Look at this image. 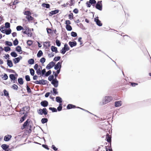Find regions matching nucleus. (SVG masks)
Masks as SVG:
<instances>
[{
	"instance_id": "obj_1",
	"label": "nucleus",
	"mask_w": 151,
	"mask_h": 151,
	"mask_svg": "<svg viewBox=\"0 0 151 151\" xmlns=\"http://www.w3.org/2000/svg\"><path fill=\"white\" fill-rule=\"evenodd\" d=\"M69 50V48L67 44H65L64 47L60 50V53L63 54H64L66 51Z\"/></svg>"
},
{
	"instance_id": "obj_2",
	"label": "nucleus",
	"mask_w": 151,
	"mask_h": 151,
	"mask_svg": "<svg viewBox=\"0 0 151 151\" xmlns=\"http://www.w3.org/2000/svg\"><path fill=\"white\" fill-rule=\"evenodd\" d=\"M112 99V97L111 96H106L105 97L103 103V104H105L109 102Z\"/></svg>"
},
{
	"instance_id": "obj_3",
	"label": "nucleus",
	"mask_w": 151,
	"mask_h": 151,
	"mask_svg": "<svg viewBox=\"0 0 151 151\" xmlns=\"http://www.w3.org/2000/svg\"><path fill=\"white\" fill-rule=\"evenodd\" d=\"M102 1H98L96 5V8L98 9L101 11L102 10Z\"/></svg>"
},
{
	"instance_id": "obj_4",
	"label": "nucleus",
	"mask_w": 151,
	"mask_h": 151,
	"mask_svg": "<svg viewBox=\"0 0 151 151\" xmlns=\"http://www.w3.org/2000/svg\"><path fill=\"white\" fill-rule=\"evenodd\" d=\"M55 63L53 61L50 62L46 66V68L49 70L52 68L55 65Z\"/></svg>"
},
{
	"instance_id": "obj_5",
	"label": "nucleus",
	"mask_w": 151,
	"mask_h": 151,
	"mask_svg": "<svg viewBox=\"0 0 151 151\" xmlns=\"http://www.w3.org/2000/svg\"><path fill=\"white\" fill-rule=\"evenodd\" d=\"M51 83L55 87H57L58 85V81L56 78H55L51 81Z\"/></svg>"
},
{
	"instance_id": "obj_6",
	"label": "nucleus",
	"mask_w": 151,
	"mask_h": 151,
	"mask_svg": "<svg viewBox=\"0 0 151 151\" xmlns=\"http://www.w3.org/2000/svg\"><path fill=\"white\" fill-rule=\"evenodd\" d=\"M63 61L61 62H58L56 64L54 67V69L55 70L60 69L61 67V64Z\"/></svg>"
},
{
	"instance_id": "obj_7",
	"label": "nucleus",
	"mask_w": 151,
	"mask_h": 151,
	"mask_svg": "<svg viewBox=\"0 0 151 151\" xmlns=\"http://www.w3.org/2000/svg\"><path fill=\"white\" fill-rule=\"evenodd\" d=\"M22 57L21 56H19V57L15 58L13 59V61L14 62V63L15 64H16L17 63H18L19 62L20 60L22 59Z\"/></svg>"
},
{
	"instance_id": "obj_8",
	"label": "nucleus",
	"mask_w": 151,
	"mask_h": 151,
	"mask_svg": "<svg viewBox=\"0 0 151 151\" xmlns=\"http://www.w3.org/2000/svg\"><path fill=\"white\" fill-rule=\"evenodd\" d=\"M94 21L96 22L97 24L99 26H101L102 25V24L101 23L98 17L94 18Z\"/></svg>"
},
{
	"instance_id": "obj_9",
	"label": "nucleus",
	"mask_w": 151,
	"mask_h": 151,
	"mask_svg": "<svg viewBox=\"0 0 151 151\" xmlns=\"http://www.w3.org/2000/svg\"><path fill=\"white\" fill-rule=\"evenodd\" d=\"M40 104L41 105L44 107H47L48 104V102L45 100L41 101Z\"/></svg>"
},
{
	"instance_id": "obj_10",
	"label": "nucleus",
	"mask_w": 151,
	"mask_h": 151,
	"mask_svg": "<svg viewBox=\"0 0 151 151\" xmlns=\"http://www.w3.org/2000/svg\"><path fill=\"white\" fill-rule=\"evenodd\" d=\"M9 77L12 80L14 81V83L15 81H17V78H16L14 75L13 74H11L9 75Z\"/></svg>"
},
{
	"instance_id": "obj_11",
	"label": "nucleus",
	"mask_w": 151,
	"mask_h": 151,
	"mask_svg": "<svg viewBox=\"0 0 151 151\" xmlns=\"http://www.w3.org/2000/svg\"><path fill=\"white\" fill-rule=\"evenodd\" d=\"M12 137V136L8 134L6 135L4 137V140L5 141H8L10 140Z\"/></svg>"
},
{
	"instance_id": "obj_12",
	"label": "nucleus",
	"mask_w": 151,
	"mask_h": 151,
	"mask_svg": "<svg viewBox=\"0 0 151 151\" xmlns=\"http://www.w3.org/2000/svg\"><path fill=\"white\" fill-rule=\"evenodd\" d=\"M69 44L71 47H72L76 45L77 43L76 41H70L69 42Z\"/></svg>"
},
{
	"instance_id": "obj_13",
	"label": "nucleus",
	"mask_w": 151,
	"mask_h": 151,
	"mask_svg": "<svg viewBox=\"0 0 151 151\" xmlns=\"http://www.w3.org/2000/svg\"><path fill=\"white\" fill-rule=\"evenodd\" d=\"M59 10H55L54 11H52L50 12V15L51 16L53 14H55L59 12Z\"/></svg>"
},
{
	"instance_id": "obj_14",
	"label": "nucleus",
	"mask_w": 151,
	"mask_h": 151,
	"mask_svg": "<svg viewBox=\"0 0 151 151\" xmlns=\"http://www.w3.org/2000/svg\"><path fill=\"white\" fill-rule=\"evenodd\" d=\"M16 50L20 54L22 53V51L21 50V48L19 46H18L16 48Z\"/></svg>"
},
{
	"instance_id": "obj_15",
	"label": "nucleus",
	"mask_w": 151,
	"mask_h": 151,
	"mask_svg": "<svg viewBox=\"0 0 151 151\" xmlns=\"http://www.w3.org/2000/svg\"><path fill=\"white\" fill-rule=\"evenodd\" d=\"M51 49L52 52H54L56 53L58 52L57 48L56 47L54 46H52L51 47Z\"/></svg>"
},
{
	"instance_id": "obj_16",
	"label": "nucleus",
	"mask_w": 151,
	"mask_h": 151,
	"mask_svg": "<svg viewBox=\"0 0 151 151\" xmlns=\"http://www.w3.org/2000/svg\"><path fill=\"white\" fill-rule=\"evenodd\" d=\"M121 105V101H116L115 102V106L116 107L120 106Z\"/></svg>"
},
{
	"instance_id": "obj_17",
	"label": "nucleus",
	"mask_w": 151,
	"mask_h": 151,
	"mask_svg": "<svg viewBox=\"0 0 151 151\" xmlns=\"http://www.w3.org/2000/svg\"><path fill=\"white\" fill-rule=\"evenodd\" d=\"M56 101L60 104H61L62 102V99L59 96H57L56 98Z\"/></svg>"
},
{
	"instance_id": "obj_18",
	"label": "nucleus",
	"mask_w": 151,
	"mask_h": 151,
	"mask_svg": "<svg viewBox=\"0 0 151 151\" xmlns=\"http://www.w3.org/2000/svg\"><path fill=\"white\" fill-rule=\"evenodd\" d=\"M1 147L4 150H6L8 148L9 146L6 144H4L1 145Z\"/></svg>"
},
{
	"instance_id": "obj_19",
	"label": "nucleus",
	"mask_w": 151,
	"mask_h": 151,
	"mask_svg": "<svg viewBox=\"0 0 151 151\" xmlns=\"http://www.w3.org/2000/svg\"><path fill=\"white\" fill-rule=\"evenodd\" d=\"M28 119H27L26 121L24 122V124H23V126L21 128L22 129H23L27 126L28 122Z\"/></svg>"
},
{
	"instance_id": "obj_20",
	"label": "nucleus",
	"mask_w": 151,
	"mask_h": 151,
	"mask_svg": "<svg viewBox=\"0 0 151 151\" xmlns=\"http://www.w3.org/2000/svg\"><path fill=\"white\" fill-rule=\"evenodd\" d=\"M7 65L10 67L13 66V63L11 60H8L7 61Z\"/></svg>"
},
{
	"instance_id": "obj_21",
	"label": "nucleus",
	"mask_w": 151,
	"mask_h": 151,
	"mask_svg": "<svg viewBox=\"0 0 151 151\" xmlns=\"http://www.w3.org/2000/svg\"><path fill=\"white\" fill-rule=\"evenodd\" d=\"M40 84V85H45L47 83V81L44 80H39Z\"/></svg>"
},
{
	"instance_id": "obj_22",
	"label": "nucleus",
	"mask_w": 151,
	"mask_h": 151,
	"mask_svg": "<svg viewBox=\"0 0 151 151\" xmlns=\"http://www.w3.org/2000/svg\"><path fill=\"white\" fill-rule=\"evenodd\" d=\"M76 106L71 104H69L67 106V108L68 109H70L72 108H75Z\"/></svg>"
},
{
	"instance_id": "obj_23",
	"label": "nucleus",
	"mask_w": 151,
	"mask_h": 151,
	"mask_svg": "<svg viewBox=\"0 0 151 151\" xmlns=\"http://www.w3.org/2000/svg\"><path fill=\"white\" fill-rule=\"evenodd\" d=\"M42 109V114H44L45 115H46L47 114L48 111L45 108H44Z\"/></svg>"
},
{
	"instance_id": "obj_24",
	"label": "nucleus",
	"mask_w": 151,
	"mask_h": 151,
	"mask_svg": "<svg viewBox=\"0 0 151 151\" xmlns=\"http://www.w3.org/2000/svg\"><path fill=\"white\" fill-rule=\"evenodd\" d=\"M35 62L34 60L33 59H29L28 61V63L31 65L33 64Z\"/></svg>"
},
{
	"instance_id": "obj_25",
	"label": "nucleus",
	"mask_w": 151,
	"mask_h": 151,
	"mask_svg": "<svg viewBox=\"0 0 151 151\" xmlns=\"http://www.w3.org/2000/svg\"><path fill=\"white\" fill-rule=\"evenodd\" d=\"M65 27L68 31H70L72 30L71 26L69 25H66Z\"/></svg>"
},
{
	"instance_id": "obj_26",
	"label": "nucleus",
	"mask_w": 151,
	"mask_h": 151,
	"mask_svg": "<svg viewBox=\"0 0 151 151\" xmlns=\"http://www.w3.org/2000/svg\"><path fill=\"white\" fill-rule=\"evenodd\" d=\"M44 47H49L50 46V42H45L44 44Z\"/></svg>"
},
{
	"instance_id": "obj_27",
	"label": "nucleus",
	"mask_w": 151,
	"mask_h": 151,
	"mask_svg": "<svg viewBox=\"0 0 151 151\" xmlns=\"http://www.w3.org/2000/svg\"><path fill=\"white\" fill-rule=\"evenodd\" d=\"M26 18L29 21L30 20H32L33 19V18L30 15L26 16Z\"/></svg>"
},
{
	"instance_id": "obj_28",
	"label": "nucleus",
	"mask_w": 151,
	"mask_h": 151,
	"mask_svg": "<svg viewBox=\"0 0 151 151\" xmlns=\"http://www.w3.org/2000/svg\"><path fill=\"white\" fill-rule=\"evenodd\" d=\"M43 54L42 51L41 50H39L37 54V57L38 58L40 57Z\"/></svg>"
},
{
	"instance_id": "obj_29",
	"label": "nucleus",
	"mask_w": 151,
	"mask_h": 151,
	"mask_svg": "<svg viewBox=\"0 0 151 151\" xmlns=\"http://www.w3.org/2000/svg\"><path fill=\"white\" fill-rule=\"evenodd\" d=\"M18 81L20 85H22L23 83V79L22 78H20L18 79Z\"/></svg>"
},
{
	"instance_id": "obj_30",
	"label": "nucleus",
	"mask_w": 151,
	"mask_h": 151,
	"mask_svg": "<svg viewBox=\"0 0 151 151\" xmlns=\"http://www.w3.org/2000/svg\"><path fill=\"white\" fill-rule=\"evenodd\" d=\"M42 6L46 7L47 8H49L50 7V5L48 4L43 3L42 4Z\"/></svg>"
},
{
	"instance_id": "obj_31",
	"label": "nucleus",
	"mask_w": 151,
	"mask_h": 151,
	"mask_svg": "<svg viewBox=\"0 0 151 151\" xmlns=\"http://www.w3.org/2000/svg\"><path fill=\"white\" fill-rule=\"evenodd\" d=\"M48 119L47 118H43L42 119L41 122L42 123L45 124L47 122Z\"/></svg>"
},
{
	"instance_id": "obj_32",
	"label": "nucleus",
	"mask_w": 151,
	"mask_h": 151,
	"mask_svg": "<svg viewBox=\"0 0 151 151\" xmlns=\"http://www.w3.org/2000/svg\"><path fill=\"white\" fill-rule=\"evenodd\" d=\"M10 54L14 58H15L17 56V53L14 52H12Z\"/></svg>"
},
{
	"instance_id": "obj_33",
	"label": "nucleus",
	"mask_w": 151,
	"mask_h": 151,
	"mask_svg": "<svg viewBox=\"0 0 151 151\" xmlns=\"http://www.w3.org/2000/svg\"><path fill=\"white\" fill-rule=\"evenodd\" d=\"M49 109L52 111V112H57V109L54 107H49Z\"/></svg>"
},
{
	"instance_id": "obj_34",
	"label": "nucleus",
	"mask_w": 151,
	"mask_h": 151,
	"mask_svg": "<svg viewBox=\"0 0 151 151\" xmlns=\"http://www.w3.org/2000/svg\"><path fill=\"white\" fill-rule=\"evenodd\" d=\"M54 76L52 75H51L48 77V79L50 81H52V80H53V79H54Z\"/></svg>"
},
{
	"instance_id": "obj_35",
	"label": "nucleus",
	"mask_w": 151,
	"mask_h": 151,
	"mask_svg": "<svg viewBox=\"0 0 151 151\" xmlns=\"http://www.w3.org/2000/svg\"><path fill=\"white\" fill-rule=\"evenodd\" d=\"M11 32V30L9 29L8 30H6L5 32V33L6 35H9L10 34Z\"/></svg>"
},
{
	"instance_id": "obj_36",
	"label": "nucleus",
	"mask_w": 151,
	"mask_h": 151,
	"mask_svg": "<svg viewBox=\"0 0 151 151\" xmlns=\"http://www.w3.org/2000/svg\"><path fill=\"white\" fill-rule=\"evenodd\" d=\"M16 29L18 31H19L21 30H24L23 27L21 26H18L16 27Z\"/></svg>"
},
{
	"instance_id": "obj_37",
	"label": "nucleus",
	"mask_w": 151,
	"mask_h": 151,
	"mask_svg": "<svg viewBox=\"0 0 151 151\" xmlns=\"http://www.w3.org/2000/svg\"><path fill=\"white\" fill-rule=\"evenodd\" d=\"M24 14V15H26L27 16H28L29 15H30L31 14V12L29 11H26L25 12Z\"/></svg>"
},
{
	"instance_id": "obj_38",
	"label": "nucleus",
	"mask_w": 151,
	"mask_h": 151,
	"mask_svg": "<svg viewBox=\"0 0 151 151\" xmlns=\"http://www.w3.org/2000/svg\"><path fill=\"white\" fill-rule=\"evenodd\" d=\"M5 44L7 45L11 46L12 45V42L9 41H6L5 42Z\"/></svg>"
},
{
	"instance_id": "obj_39",
	"label": "nucleus",
	"mask_w": 151,
	"mask_h": 151,
	"mask_svg": "<svg viewBox=\"0 0 151 151\" xmlns=\"http://www.w3.org/2000/svg\"><path fill=\"white\" fill-rule=\"evenodd\" d=\"M62 104H59V105L58 107L57 108V110L58 111H60L62 110Z\"/></svg>"
},
{
	"instance_id": "obj_40",
	"label": "nucleus",
	"mask_w": 151,
	"mask_h": 151,
	"mask_svg": "<svg viewBox=\"0 0 151 151\" xmlns=\"http://www.w3.org/2000/svg\"><path fill=\"white\" fill-rule=\"evenodd\" d=\"M30 74L32 76H33L35 74V70L32 68H31L29 70Z\"/></svg>"
},
{
	"instance_id": "obj_41",
	"label": "nucleus",
	"mask_w": 151,
	"mask_h": 151,
	"mask_svg": "<svg viewBox=\"0 0 151 151\" xmlns=\"http://www.w3.org/2000/svg\"><path fill=\"white\" fill-rule=\"evenodd\" d=\"M36 73L38 75H40L41 74L40 68H39L36 70Z\"/></svg>"
},
{
	"instance_id": "obj_42",
	"label": "nucleus",
	"mask_w": 151,
	"mask_h": 151,
	"mask_svg": "<svg viewBox=\"0 0 151 151\" xmlns=\"http://www.w3.org/2000/svg\"><path fill=\"white\" fill-rule=\"evenodd\" d=\"M12 88L14 90H17L18 87V86L17 85H16L15 84H14L12 86Z\"/></svg>"
},
{
	"instance_id": "obj_43",
	"label": "nucleus",
	"mask_w": 151,
	"mask_h": 151,
	"mask_svg": "<svg viewBox=\"0 0 151 151\" xmlns=\"http://www.w3.org/2000/svg\"><path fill=\"white\" fill-rule=\"evenodd\" d=\"M71 35L72 37H76L77 36V34L76 32H72L71 33Z\"/></svg>"
},
{
	"instance_id": "obj_44",
	"label": "nucleus",
	"mask_w": 151,
	"mask_h": 151,
	"mask_svg": "<svg viewBox=\"0 0 151 151\" xmlns=\"http://www.w3.org/2000/svg\"><path fill=\"white\" fill-rule=\"evenodd\" d=\"M19 42L17 39H16L13 42L14 45L15 46L17 45L18 44Z\"/></svg>"
},
{
	"instance_id": "obj_45",
	"label": "nucleus",
	"mask_w": 151,
	"mask_h": 151,
	"mask_svg": "<svg viewBox=\"0 0 151 151\" xmlns=\"http://www.w3.org/2000/svg\"><path fill=\"white\" fill-rule=\"evenodd\" d=\"M55 43L56 44V45L58 46L59 47L60 46L61 43L60 42V41L58 40H56L55 41Z\"/></svg>"
},
{
	"instance_id": "obj_46",
	"label": "nucleus",
	"mask_w": 151,
	"mask_h": 151,
	"mask_svg": "<svg viewBox=\"0 0 151 151\" xmlns=\"http://www.w3.org/2000/svg\"><path fill=\"white\" fill-rule=\"evenodd\" d=\"M0 30L3 33H5V31L6 30L4 29V27H1L0 28Z\"/></svg>"
},
{
	"instance_id": "obj_47",
	"label": "nucleus",
	"mask_w": 151,
	"mask_h": 151,
	"mask_svg": "<svg viewBox=\"0 0 151 151\" xmlns=\"http://www.w3.org/2000/svg\"><path fill=\"white\" fill-rule=\"evenodd\" d=\"M8 78V76L6 74H4V76L2 77V78L4 80H6Z\"/></svg>"
},
{
	"instance_id": "obj_48",
	"label": "nucleus",
	"mask_w": 151,
	"mask_h": 151,
	"mask_svg": "<svg viewBox=\"0 0 151 151\" xmlns=\"http://www.w3.org/2000/svg\"><path fill=\"white\" fill-rule=\"evenodd\" d=\"M11 50L10 47H4V50L6 52H7Z\"/></svg>"
},
{
	"instance_id": "obj_49",
	"label": "nucleus",
	"mask_w": 151,
	"mask_h": 151,
	"mask_svg": "<svg viewBox=\"0 0 151 151\" xmlns=\"http://www.w3.org/2000/svg\"><path fill=\"white\" fill-rule=\"evenodd\" d=\"M60 58L61 57L60 56H57L55 57L54 58V60L55 61H57L59 60L60 59Z\"/></svg>"
},
{
	"instance_id": "obj_50",
	"label": "nucleus",
	"mask_w": 151,
	"mask_h": 151,
	"mask_svg": "<svg viewBox=\"0 0 151 151\" xmlns=\"http://www.w3.org/2000/svg\"><path fill=\"white\" fill-rule=\"evenodd\" d=\"M26 88H27V92L28 93H31L32 92L30 88L27 85Z\"/></svg>"
},
{
	"instance_id": "obj_51",
	"label": "nucleus",
	"mask_w": 151,
	"mask_h": 151,
	"mask_svg": "<svg viewBox=\"0 0 151 151\" xmlns=\"http://www.w3.org/2000/svg\"><path fill=\"white\" fill-rule=\"evenodd\" d=\"M45 59L44 58H42L40 60V62L42 64L44 63L45 61Z\"/></svg>"
},
{
	"instance_id": "obj_52",
	"label": "nucleus",
	"mask_w": 151,
	"mask_h": 151,
	"mask_svg": "<svg viewBox=\"0 0 151 151\" xmlns=\"http://www.w3.org/2000/svg\"><path fill=\"white\" fill-rule=\"evenodd\" d=\"M52 72L51 70H49L45 74V76H48Z\"/></svg>"
},
{
	"instance_id": "obj_53",
	"label": "nucleus",
	"mask_w": 151,
	"mask_h": 151,
	"mask_svg": "<svg viewBox=\"0 0 151 151\" xmlns=\"http://www.w3.org/2000/svg\"><path fill=\"white\" fill-rule=\"evenodd\" d=\"M89 2L91 5L95 4L96 3V1L95 0H90Z\"/></svg>"
},
{
	"instance_id": "obj_54",
	"label": "nucleus",
	"mask_w": 151,
	"mask_h": 151,
	"mask_svg": "<svg viewBox=\"0 0 151 151\" xmlns=\"http://www.w3.org/2000/svg\"><path fill=\"white\" fill-rule=\"evenodd\" d=\"M25 78L26 81H28L30 80L29 76V75H26L25 76Z\"/></svg>"
},
{
	"instance_id": "obj_55",
	"label": "nucleus",
	"mask_w": 151,
	"mask_h": 151,
	"mask_svg": "<svg viewBox=\"0 0 151 151\" xmlns=\"http://www.w3.org/2000/svg\"><path fill=\"white\" fill-rule=\"evenodd\" d=\"M5 27L6 28H9L10 27V24L9 23L6 22L5 23Z\"/></svg>"
},
{
	"instance_id": "obj_56",
	"label": "nucleus",
	"mask_w": 151,
	"mask_h": 151,
	"mask_svg": "<svg viewBox=\"0 0 151 151\" xmlns=\"http://www.w3.org/2000/svg\"><path fill=\"white\" fill-rule=\"evenodd\" d=\"M27 44L29 46H31L32 44V42L31 40H28L27 41Z\"/></svg>"
},
{
	"instance_id": "obj_57",
	"label": "nucleus",
	"mask_w": 151,
	"mask_h": 151,
	"mask_svg": "<svg viewBox=\"0 0 151 151\" xmlns=\"http://www.w3.org/2000/svg\"><path fill=\"white\" fill-rule=\"evenodd\" d=\"M4 95L5 96H8L9 95V93L5 89L4 90Z\"/></svg>"
},
{
	"instance_id": "obj_58",
	"label": "nucleus",
	"mask_w": 151,
	"mask_h": 151,
	"mask_svg": "<svg viewBox=\"0 0 151 151\" xmlns=\"http://www.w3.org/2000/svg\"><path fill=\"white\" fill-rule=\"evenodd\" d=\"M52 90L53 92V93L55 94H57L58 93V92L57 91V89L54 88H52Z\"/></svg>"
},
{
	"instance_id": "obj_59",
	"label": "nucleus",
	"mask_w": 151,
	"mask_h": 151,
	"mask_svg": "<svg viewBox=\"0 0 151 151\" xmlns=\"http://www.w3.org/2000/svg\"><path fill=\"white\" fill-rule=\"evenodd\" d=\"M69 19H73V14L72 13H70L68 15Z\"/></svg>"
},
{
	"instance_id": "obj_60",
	"label": "nucleus",
	"mask_w": 151,
	"mask_h": 151,
	"mask_svg": "<svg viewBox=\"0 0 151 151\" xmlns=\"http://www.w3.org/2000/svg\"><path fill=\"white\" fill-rule=\"evenodd\" d=\"M25 118H26V116H25L22 117L21 118V119L20 120V122H23V121H24V120L25 119Z\"/></svg>"
},
{
	"instance_id": "obj_61",
	"label": "nucleus",
	"mask_w": 151,
	"mask_h": 151,
	"mask_svg": "<svg viewBox=\"0 0 151 151\" xmlns=\"http://www.w3.org/2000/svg\"><path fill=\"white\" fill-rule=\"evenodd\" d=\"M48 56H49V58H51L54 56V54L53 52H51L50 53H49L48 54Z\"/></svg>"
},
{
	"instance_id": "obj_62",
	"label": "nucleus",
	"mask_w": 151,
	"mask_h": 151,
	"mask_svg": "<svg viewBox=\"0 0 151 151\" xmlns=\"http://www.w3.org/2000/svg\"><path fill=\"white\" fill-rule=\"evenodd\" d=\"M42 109H40L38 110V113L41 115H42Z\"/></svg>"
},
{
	"instance_id": "obj_63",
	"label": "nucleus",
	"mask_w": 151,
	"mask_h": 151,
	"mask_svg": "<svg viewBox=\"0 0 151 151\" xmlns=\"http://www.w3.org/2000/svg\"><path fill=\"white\" fill-rule=\"evenodd\" d=\"M45 73L46 70L45 69H44L43 70H42L41 72V73L42 75V76H43L44 75Z\"/></svg>"
},
{
	"instance_id": "obj_64",
	"label": "nucleus",
	"mask_w": 151,
	"mask_h": 151,
	"mask_svg": "<svg viewBox=\"0 0 151 151\" xmlns=\"http://www.w3.org/2000/svg\"><path fill=\"white\" fill-rule=\"evenodd\" d=\"M107 141L108 142H111V138L109 137H108L107 138Z\"/></svg>"
}]
</instances>
